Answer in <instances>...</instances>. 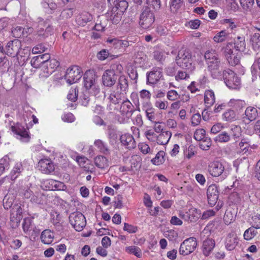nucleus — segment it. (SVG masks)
Wrapping results in <instances>:
<instances>
[{
    "label": "nucleus",
    "instance_id": "obj_1",
    "mask_svg": "<svg viewBox=\"0 0 260 260\" xmlns=\"http://www.w3.org/2000/svg\"><path fill=\"white\" fill-rule=\"evenodd\" d=\"M208 71L212 77L215 79L222 78V63L219 58V54L215 50L211 49L207 51L204 54Z\"/></svg>",
    "mask_w": 260,
    "mask_h": 260
},
{
    "label": "nucleus",
    "instance_id": "obj_2",
    "mask_svg": "<svg viewBox=\"0 0 260 260\" xmlns=\"http://www.w3.org/2000/svg\"><path fill=\"white\" fill-rule=\"evenodd\" d=\"M155 21V11L148 6H143L141 11L139 24L143 29H149Z\"/></svg>",
    "mask_w": 260,
    "mask_h": 260
},
{
    "label": "nucleus",
    "instance_id": "obj_3",
    "mask_svg": "<svg viewBox=\"0 0 260 260\" xmlns=\"http://www.w3.org/2000/svg\"><path fill=\"white\" fill-rule=\"evenodd\" d=\"M177 64L182 69L192 72L195 69L192 55L187 50H180L176 58Z\"/></svg>",
    "mask_w": 260,
    "mask_h": 260
},
{
    "label": "nucleus",
    "instance_id": "obj_4",
    "mask_svg": "<svg viewBox=\"0 0 260 260\" xmlns=\"http://www.w3.org/2000/svg\"><path fill=\"white\" fill-rule=\"evenodd\" d=\"M4 206L6 209H12L11 210L10 224L12 229L16 228V214L15 207L16 202L15 197L11 194H7L4 199Z\"/></svg>",
    "mask_w": 260,
    "mask_h": 260
},
{
    "label": "nucleus",
    "instance_id": "obj_5",
    "mask_svg": "<svg viewBox=\"0 0 260 260\" xmlns=\"http://www.w3.org/2000/svg\"><path fill=\"white\" fill-rule=\"evenodd\" d=\"M222 78H223L224 83L229 88L236 89L240 87V79L233 71L230 69L224 70L222 73Z\"/></svg>",
    "mask_w": 260,
    "mask_h": 260
},
{
    "label": "nucleus",
    "instance_id": "obj_6",
    "mask_svg": "<svg viewBox=\"0 0 260 260\" xmlns=\"http://www.w3.org/2000/svg\"><path fill=\"white\" fill-rule=\"evenodd\" d=\"M125 94L126 93L117 89L111 90L108 98L109 102L108 109L111 111L118 110L119 105H116L124 101Z\"/></svg>",
    "mask_w": 260,
    "mask_h": 260
},
{
    "label": "nucleus",
    "instance_id": "obj_7",
    "mask_svg": "<svg viewBox=\"0 0 260 260\" xmlns=\"http://www.w3.org/2000/svg\"><path fill=\"white\" fill-rule=\"evenodd\" d=\"M234 46L231 43H228L223 48V54L229 63L235 66L240 62V53L238 51H233Z\"/></svg>",
    "mask_w": 260,
    "mask_h": 260
},
{
    "label": "nucleus",
    "instance_id": "obj_8",
    "mask_svg": "<svg viewBox=\"0 0 260 260\" xmlns=\"http://www.w3.org/2000/svg\"><path fill=\"white\" fill-rule=\"evenodd\" d=\"M69 221L75 230L79 232L82 231L86 224L85 217L80 212L72 213L69 216Z\"/></svg>",
    "mask_w": 260,
    "mask_h": 260
},
{
    "label": "nucleus",
    "instance_id": "obj_9",
    "mask_svg": "<svg viewBox=\"0 0 260 260\" xmlns=\"http://www.w3.org/2000/svg\"><path fill=\"white\" fill-rule=\"evenodd\" d=\"M82 71L80 67L74 66L69 68L64 75V79L69 84L77 82L82 76Z\"/></svg>",
    "mask_w": 260,
    "mask_h": 260
},
{
    "label": "nucleus",
    "instance_id": "obj_10",
    "mask_svg": "<svg viewBox=\"0 0 260 260\" xmlns=\"http://www.w3.org/2000/svg\"><path fill=\"white\" fill-rule=\"evenodd\" d=\"M197 245L196 238L194 237L189 238L181 244L179 252L181 255H188L195 250Z\"/></svg>",
    "mask_w": 260,
    "mask_h": 260
},
{
    "label": "nucleus",
    "instance_id": "obj_11",
    "mask_svg": "<svg viewBox=\"0 0 260 260\" xmlns=\"http://www.w3.org/2000/svg\"><path fill=\"white\" fill-rule=\"evenodd\" d=\"M127 7V3L125 1H121L116 4L112 10L111 19L113 23L117 24L121 20L123 13Z\"/></svg>",
    "mask_w": 260,
    "mask_h": 260
},
{
    "label": "nucleus",
    "instance_id": "obj_12",
    "mask_svg": "<svg viewBox=\"0 0 260 260\" xmlns=\"http://www.w3.org/2000/svg\"><path fill=\"white\" fill-rule=\"evenodd\" d=\"M162 77V69L158 67L153 68L150 72L147 73V83L155 84Z\"/></svg>",
    "mask_w": 260,
    "mask_h": 260
},
{
    "label": "nucleus",
    "instance_id": "obj_13",
    "mask_svg": "<svg viewBox=\"0 0 260 260\" xmlns=\"http://www.w3.org/2000/svg\"><path fill=\"white\" fill-rule=\"evenodd\" d=\"M218 193L217 186L215 184H212L208 187L207 190L208 201L211 207L216 204L218 199Z\"/></svg>",
    "mask_w": 260,
    "mask_h": 260
},
{
    "label": "nucleus",
    "instance_id": "obj_14",
    "mask_svg": "<svg viewBox=\"0 0 260 260\" xmlns=\"http://www.w3.org/2000/svg\"><path fill=\"white\" fill-rule=\"evenodd\" d=\"M103 84L107 87L114 85L117 80V76L115 71L113 70H107L102 76Z\"/></svg>",
    "mask_w": 260,
    "mask_h": 260
},
{
    "label": "nucleus",
    "instance_id": "obj_15",
    "mask_svg": "<svg viewBox=\"0 0 260 260\" xmlns=\"http://www.w3.org/2000/svg\"><path fill=\"white\" fill-rule=\"evenodd\" d=\"M224 167L221 162L216 161L211 162L208 166V172L213 177H218L223 172Z\"/></svg>",
    "mask_w": 260,
    "mask_h": 260
},
{
    "label": "nucleus",
    "instance_id": "obj_16",
    "mask_svg": "<svg viewBox=\"0 0 260 260\" xmlns=\"http://www.w3.org/2000/svg\"><path fill=\"white\" fill-rule=\"evenodd\" d=\"M39 170L44 174H49L54 171L55 167L53 163L49 159H43L38 164Z\"/></svg>",
    "mask_w": 260,
    "mask_h": 260
},
{
    "label": "nucleus",
    "instance_id": "obj_17",
    "mask_svg": "<svg viewBox=\"0 0 260 260\" xmlns=\"http://www.w3.org/2000/svg\"><path fill=\"white\" fill-rule=\"evenodd\" d=\"M52 17L49 16L45 20L41 17H38L36 20V23H39V26L46 27L45 33L47 37L49 35H51L53 33V27L52 26L51 20Z\"/></svg>",
    "mask_w": 260,
    "mask_h": 260
},
{
    "label": "nucleus",
    "instance_id": "obj_18",
    "mask_svg": "<svg viewBox=\"0 0 260 260\" xmlns=\"http://www.w3.org/2000/svg\"><path fill=\"white\" fill-rule=\"evenodd\" d=\"M119 109L121 115L128 118L130 117L135 111L134 106L127 100L122 102Z\"/></svg>",
    "mask_w": 260,
    "mask_h": 260
},
{
    "label": "nucleus",
    "instance_id": "obj_19",
    "mask_svg": "<svg viewBox=\"0 0 260 260\" xmlns=\"http://www.w3.org/2000/svg\"><path fill=\"white\" fill-rule=\"evenodd\" d=\"M95 76V74L90 70L85 73L83 76L84 85L87 89L91 88L96 84Z\"/></svg>",
    "mask_w": 260,
    "mask_h": 260
},
{
    "label": "nucleus",
    "instance_id": "obj_20",
    "mask_svg": "<svg viewBox=\"0 0 260 260\" xmlns=\"http://www.w3.org/2000/svg\"><path fill=\"white\" fill-rule=\"evenodd\" d=\"M215 246V241L212 239H207L203 242L202 250L205 256H209L212 252Z\"/></svg>",
    "mask_w": 260,
    "mask_h": 260
},
{
    "label": "nucleus",
    "instance_id": "obj_21",
    "mask_svg": "<svg viewBox=\"0 0 260 260\" xmlns=\"http://www.w3.org/2000/svg\"><path fill=\"white\" fill-rule=\"evenodd\" d=\"M120 140L122 145L127 149H131L136 147V144L135 139L130 134H125L121 135Z\"/></svg>",
    "mask_w": 260,
    "mask_h": 260
},
{
    "label": "nucleus",
    "instance_id": "obj_22",
    "mask_svg": "<svg viewBox=\"0 0 260 260\" xmlns=\"http://www.w3.org/2000/svg\"><path fill=\"white\" fill-rule=\"evenodd\" d=\"M250 44L255 52L260 51V34L255 32L250 37Z\"/></svg>",
    "mask_w": 260,
    "mask_h": 260
},
{
    "label": "nucleus",
    "instance_id": "obj_23",
    "mask_svg": "<svg viewBox=\"0 0 260 260\" xmlns=\"http://www.w3.org/2000/svg\"><path fill=\"white\" fill-rule=\"evenodd\" d=\"M238 243V239L234 234H230L226 239L225 247L229 250H233Z\"/></svg>",
    "mask_w": 260,
    "mask_h": 260
},
{
    "label": "nucleus",
    "instance_id": "obj_24",
    "mask_svg": "<svg viewBox=\"0 0 260 260\" xmlns=\"http://www.w3.org/2000/svg\"><path fill=\"white\" fill-rule=\"evenodd\" d=\"M29 128L30 126L28 125L26 128L22 127L21 128L17 125V136H19V138L17 137V139H19L23 142H28L30 140V136L28 132Z\"/></svg>",
    "mask_w": 260,
    "mask_h": 260
},
{
    "label": "nucleus",
    "instance_id": "obj_25",
    "mask_svg": "<svg viewBox=\"0 0 260 260\" xmlns=\"http://www.w3.org/2000/svg\"><path fill=\"white\" fill-rule=\"evenodd\" d=\"M92 16L87 12H82L77 18V22L81 26L85 25L92 20Z\"/></svg>",
    "mask_w": 260,
    "mask_h": 260
},
{
    "label": "nucleus",
    "instance_id": "obj_26",
    "mask_svg": "<svg viewBox=\"0 0 260 260\" xmlns=\"http://www.w3.org/2000/svg\"><path fill=\"white\" fill-rule=\"evenodd\" d=\"M204 102L206 107H210L215 102L214 92L212 90H206L204 94Z\"/></svg>",
    "mask_w": 260,
    "mask_h": 260
},
{
    "label": "nucleus",
    "instance_id": "obj_27",
    "mask_svg": "<svg viewBox=\"0 0 260 260\" xmlns=\"http://www.w3.org/2000/svg\"><path fill=\"white\" fill-rule=\"evenodd\" d=\"M128 88V82L126 77L122 75L118 79L116 89L126 93Z\"/></svg>",
    "mask_w": 260,
    "mask_h": 260
},
{
    "label": "nucleus",
    "instance_id": "obj_28",
    "mask_svg": "<svg viewBox=\"0 0 260 260\" xmlns=\"http://www.w3.org/2000/svg\"><path fill=\"white\" fill-rule=\"evenodd\" d=\"M257 110L256 108L252 107H248L245 111V116L243 119H245L249 121H252L254 120L257 116Z\"/></svg>",
    "mask_w": 260,
    "mask_h": 260
},
{
    "label": "nucleus",
    "instance_id": "obj_29",
    "mask_svg": "<svg viewBox=\"0 0 260 260\" xmlns=\"http://www.w3.org/2000/svg\"><path fill=\"white\" fill-rule=\"evenodd\" d=\"M54 239V234L50 230H45L41 235V241L45 244H51Z\"/></svg>",
    "mask_w": 260,
    "mask_h": 260
},
{
    "label": "nucleus",
    "instance_id": "obj_30",
    "mask_svg": "<svg viewBox=\"0 0 260 260\" xmlns=\"http://www.w3.org/2000/svg\"><path fill=\"white\" fill-rule=\"evenodd\" d=\"M231 34L227 30H221L214 37L213 40L216 43H222L230 37Z\"/></svg>",
    "mask_w": 260,
    "mask_h": 260
},
{
    "label": "nucleus",
    "instance_id": "obj_31",
    "mask_svg": "<svg viewBox=\"0 0 260 260\" xmlns=\"http://www.w3.org/2000/svg\"><path fill=\"white\" fill-rule=\"evenodd\" d=\"M171 133L169 131L162 132L157 138L156 142L159 145L167 144L171 137Z\"/></svg>",
    "mask_w": 260,
    "mask_h": 260
},
{
    "label": "nucleus",
    "instance_id": "obj_32",
    "mask_svg": "<svg viewBox=\"0 0 260 260\" xmlns=\"http://www.w3.org/2000/svg\"><path fill=\"white\" fill-rule=\"evenodd\" d=\"M94 144L101 152L106 155L109 154L110 151L107 144L101 140H95L94 142Z\"/></svg>",
    "mask_w": 260,
    "mask_h": 260
},
{
    "label": "nucleus",
    "instance_id": "obj_33",
    "mask_svg": "<svg viewBox=\"0 0 260 260\" xmlns=\"http://www.w3.org/2000/svg\"><path fill=\"white\" fill-rule=\"evenodd\" d=\"M94 164L96 167L104 169L108 167V160L103 156H98L94 158Z\"/></svg>",
    "mask_w": 260,
    "mask_h": 260
},
{
    "label": "nucleus",
    "instance_id": "obj_34",
    "mask_svg": "<svg viewBox=\"0 0 260 260\" xmlns=\"http://www.w3.org/2000/svg\"><path fill=\"white\" fill-rule=\"evenodd\" d=\"M230 137H232L235 140L239 139L242 135L241 128L239 125H233L230 130Z\"/></svg>",
    "mask_w": 260,
    "mask_h": 260
},
{
    "label": "nucleus",
    "instance_id": "obj_35",
    "mask_svg": "<svg viewBox=\"0 0 260 260\" xmlns=\"http://www.w3.org/2000/svg\"><path fill=\"white\" fill-rule=\"evenodd\" d=\"M234 47L236 51L243 50L245 47L244 37H238L235 40Z\"/></svg>",
    "mask_w": 260,
    "mask_h": 260
},
{
    "label": "nucleus",
    "instance_id": "obj_36",
    "mask_svg": "<svg viewBox=\"0 0 260 260\" xmlns=\"http://www.w3.org/2000/svg\"><path fill=\"white\" fill-rule=\"evenodd\" d=\"M221 224V219L219 218L215 219L214 220L210 221L204 229L203 232L206 231L214 230L219 228Z\"/></svg>",
    "mask_w": 260,
    "mask_h": 260
},
{
    "label": "nucleus",
    "instance_id": "obj_37",
    "mask_svg": "<svg viewBox=\"0 0 260 260\" xmlns=\"http://www.w3.org/2000/svg\"><path fill=\"white\" fill-rule=\"evenodd\" d=\"M165 155L164 151H160L156 154L155 157L152 159L151 162L155 165L162 164L165 161Z\"/></svg>",
    "mask_w": 260,
    "mask_h": 260
},
{
    "label": "nucleus",
    "instance_id": "obj_38",
    "mask_svg": "<svg viewBox=\"0 0 260 260\" xmlns=\"http://www.w3.org/2000/svg\"><path fill=\"white\" fill-rule=\"evenodd\" d=\"M183 4V0H171L170 9L173 12H176Z\"/></svg>",
    "mask_w": 260,
    "mask_h": 260
},
{
    "label": "nucleus",
    "instance_id": "obj_39",
    "mask_svg": "<svg viewBox=\"0 0 260 260\" xmlns=\"http://www.w3.org/2000/svg\"><path fill=\"white\" fill-rule=\"evenodd\" d=\"M223 119L226 121H233L236 119V114L232 110H228L223 115Z\"/></svg>",
    "mask_w": 260,
    "mask_h": 260
},
{
    "label": "nucleus",
    "instance_id": "obj_40",
    "mask_svg": "<svg viewBox=\"0 0 260 260\" xmlns=\"http://www.w3.org/2000/svg\"><path fill=\"white\" fill-rule=\"evenodd\" d=\"M230 135L226 132H222L215 138V141L220 143H226L230 140Z\"/></svg>",
    "mask_w": 260,
    "mask_h": 260
},
{
    "label": "nucleus",
    "instance_id": "obj_41",
    "mask_svg": "<svg viewBox=\"0 0 260 260\" xmlns=\"http://www.w3.org/2000/svg\"><path fill=\"white\" fill-rule=\"evenodd\" d=\"M257 232L254 227H251L246 230L243 235L244 238L246 240L252 239L256 234Z\"/></svg>",
    "mask_w": 260,
    "mask_h": 260
},
{
    "label": "nucleus",
    "instance_id": "obj_42",
    "mask_svg": "<svg viewBox=\"0 0 260 260\" xmlns=\"http://www.w3.org/2000/svg\"><path fill=\"white\" fill-rule=\"evenodd\" d=\"M126 251L128 253L133 254L138 257L141 256V250L138 247L131 246L126 247Z\"/></svg>",
    "mask_w": 260,
    "mask_h": 260
},
{
    "label": "nucleus",
    "instance_id": "obj_43",
    "mask_svg": "<svg viewBox=\"0 0 260 260\" xmlns=\"http://www.w3.org/2000/svg\"><path fill=\"white\" fill-rule=\"evenodd\" d=\"M235 216L231 210H226L223 216V221L225 224H229L234 221Z\"/></svg>",
    "mask_w": 260,
    "mask_h": 260
},
{
    "label": "nucleus",
    "instance_id": "obj_44",
    "mask_svg": "<svg viewBox=\"0 0 260 260\" xmlns=\"http://www.w3.org/2000/svg\"><path fill=\"white\" fill-rule=\"evenodd\" d=\"M50 59V55L48 53H45L34 57L35 61H37L39 63H47Z\"/></svg>",
    "mask_w": 260,
    "mask_h": 260
},
{
    "label": "nucleus",
    "instance_id": "obj_45",
    "mask_svg": "<svg viewBox=\"0 0 260 260\" xmlns=\"http://www.w3.org/2000/svg\"><path fill=\"white\" fill-rule=\"evenodd\" d=\"M241 7L245 11H250L252 8L254 0H239Z\"/></svg>",
    "mask_w": 260,
    "mask_h": 260
},
{
    "label": "nucleus",
    "instance_id": "obj_46",
    "mask_svg": "<svg viewBox=\"0 0 260 260\" xmlns=\"http://www.w3.org/2000/svg\"><path fill=\"white\" fill-rule=\"evenodd\" d=\"M9 158L7 156H5L4 158L0 159V175H1L6 169L9 168Z\"/></svg>",
    "mask_w": 260,
    "mask_h": 260
},
{
    "label": "nucleus",
    "instance_id": "obj_47",
    "mask_svg": "<svg viewBox=\"0 0 260 260\" xmlns=\"http://www.w3.org/2000/svg\"><path fill=\"white\" fill-rule=\"evenodd\" d=\"M245 102L242 100H232L230 102V106L233 107L235 109L238 110L241 109L245 106Z\"/></svg>",
    "mask_w": 260,
    "mask_h": 260
},
{
    "label": "nucleus",
    "instance_id": "obj_48",
    "mask_svg": "<svg viewBox=\"0 0 260 260\" xmlns=\"http://www.w3.org/2000/svg\"><path fill=\"white\" fill-rule=\"evenodd\" d=\"M19 193L20 196L28 199L31 197L32 191L27 186L20 188L19 189Z\"/></svg>",
    "mask_w": 260,
    "mask_h": 260
},
{
    "label": "nucleus",
    "instance_id": "obj_49",
    "mask_svg": "<svg viewBox=\"0 0 260 260\" xmlns=\"http://www.w3.org/2000/svg\"><path fill=\"white\" fill-rule=\"evenodd\" d=\"M75 11V8L74 7L66 8L61 12L60 16L62 17V18H69L73 16Z\"/></svg>",
    "mask_w": 260,
    "mask_h": 260
},
{
    "label": "nucleus",
    "instance_id": "obj_50",
    "mask_svg": "<svg viewBox=\"0 0 260 260\" xmlns=\"http://www.w3.org/2000/svg\"><path fill=\"white\" fill-rule=\"evenodd\" d=\"M31 31L32 28L30 27L25 28L22 27H18V28H17V37L20 38L21 37L27 36L28 33L31 32Z\"/></svg>",
    "mask_w": 260,
    "mask_h": 260
},
{
    "label": "nucleus",
    "instance_id": "obj_51",
    "mask_svg": "<svg viewBox=\"0 0 260 260\" xmlns=\"http://www.w3.org/2000/svg\"><path fill=\"white\" fill-rule=\"evenodd\" d=\"M164 236L170 241L175 240L178 237L177 233L173 230L166 231L164 233Z\"/></svg>",
    "mask_w": 260,
    "mask_h": 260
},
{
    "label": "nucleus",
    "instance_id": "obj_52",
    "mask_svg": "<svg viewBox=\"0 0 260 260\" xmlns=\"http://www.w3.org/2000/svg\"><path fill=\"white\" fill-rule=\"evenodd\" d=\"M206 135V132L204 129L201 128L197 129L194 134V138L197 141L203 140Z\"/></svg>",
    "mask_w": 260,
    "mask_h": 260
},
{
    "label": "nucleus",
    "instance_id": "obj_53",
    "mask_svg": "<svg viewBox=\"0 0 260 260\" xmlns=\"http://www.w3.org/2000/svg\"><path fill=\"white\" fill-rule=\"evenodd\" d=\"M78 93V89L77 88L71 89L69 91L67 98L71 101L75 102L77 99Z\"/></svg>",
    "mask_w": 260,
    "mask_h": 260
},
{
    "label": "nucleus",
    "instance_id": "obj_54",
    "mask_svg": "<svg viewBox=\"0 0 260 260\" xmlns=\"http://www.w3.org/2000/svg\"><path fill=\"white\" fill-rule=\"evenodd\" d=\"M180 98V95L175 90H171L167 93V99L172 101L177 100Z\"/></svg>",
    "mask_w": 260,
    "mask_h": 260
},
{
    "label": "nucleus",
    "instance_id": "obj_55",
    "mask_svg": "<svg viewBox=\"0 0 260 260\" xmlns=\"http://www.w3.org/2000/svg\"><path fill=\"white\" fill-rule=\"evenodd\" d=\"M202 142L200 144V147L203 150H208L211 146L212 142L210 138L205 137V138L202 140Z\"/></svg>",
    "mask_w": 260,
    "mask_h": 260
},
{
    "label": "nucleus",
    "instance_id": "obj_56",
    "mask_svg": "<svg viewBox=\"0 0 260 260\" xmlns=\"http://www.w3.org/2000/svg\"><path fill=\"white\" fill-rule=\"evenodd\" d=\"M153 57L157 61L161 62L165 59V53L164 51L156 50L153 52Z\"/></svg>",
    "mask_w": 260,
    "mask_h": 260
},
{
    "label": "nucleus",
    "instance_id": "obj_57",
    "mask_svg": "<svg viewBox=\"0 0 260 260\" xmlns=\"http://www.w3.org/2000/svg\"><path fill=\"white\" fill-rule=\"evenodd\" d=\"M228 9L233 12H236L239 9V6L235 0H228Z\"/></svg>",
    "mask_w": 260,
    "mask_h": 260
},
{
    "label": "nucleus",
    "instance_id": "obj_58",
    "mask_svg": "<svg viewBox=\"0 0 260 260\" xmlns=\"http://www.w3.org/2000/svg\"><path fill=\"white\" fill-rule=\"evenodd\" d=\"M147 5L153 9L154 11L160 8V0H147Z\"/></svg>",
    "mask_w": 260,
    "mask_h": 260
},
{
    "label": "nucleus",
    "instance_id": "obj_59",
    "mask_svg": "<svg viewBox=\"0 0 260 260\" xmlns=\"http://www.w3.org/2000/svg\"><path fill=\"white\" fill-rule=\"evenodd\" d=\"M14 41H10L7 43V46L5 48V51L6 53H7L8 55H10L12 56H14V45L13 43Z\"/></svg>",
    "mask_w": 260,
    "mask_h": 260
},
{
    "label": "nucleus",
    "instance_id": "obj_60",
    "mask_svg": "<svg viewBox=\"0 0 260 260\" xmlns=\"http://www.w3.org/2000/svg\"><path fill=\"white\" fill-rule=\"evenodd\" d=\"M32 219L30 218H25L22 222V228L24 232L29 230L31 225Z\"/></svg>",
    "mask_w": 260,
    "mask_h": 260
},
{
    "label": "nucleus",
    "instance_id": "obj_61",
    "mask_svg": "<svg viewBox=\"0 0 260 260\" xmlns=\"http://www.w3.org/2000/svg\"><path fill=\"white\" fill-rule=\"evenodd\" d=\"M46 63L48 69H51L54 70L59 66V62L55 59H50Z\"/></svg>",
    "mask_w": 260,
    "mask_h": 260
},
{
    "label": "nucleus",
    "instance_id": "obj_62",
    "mask_svg": "<svg viewBox=\"0 0 260 260\" xmlns=\"http://www.w3.org/2000/svg\"><path fill=\"white\" fill-rule=\"evenodd\" d=\"M109 42L110 43H113L114 44H116L117 46L123 47L124 48L127 47L129 46V42L127 41L113 39L109 41Z\"/></svg>",
    "mask_w": 260,
    "mask_h": 260
},
{
    "label": "nucleus",
    "instance_id": "obj_63",
    "mask_svg": "<svg viewBox=\"0 0 260 260\" xmlns=\"http://www.w3.org/2000/svg\"><path fill=\"white\" fill-rule=\"evenodd\" d=\"M46 48L42 44H39L32 49L33 54L42 53L45 51Z\"/></svg>",
    "mask_w": 260,
    "mask_h": 260
},
{
    "label": "nucleus",
    "instance_id": "obj_64",
    "mask_svg": "<svg viewBox=\"0 0 260 260\" xmlns=\"http://www.w3.org/2000/svg\"><path fill=\"white\" fill-rule=\"evenodd\" d=\"M239 146L241 151L244 153H246L249 148V144L243 139L239 143Z\"/></svg>",
    "mask_w": 260,
    "mask_h": 260
}]
</instances>
